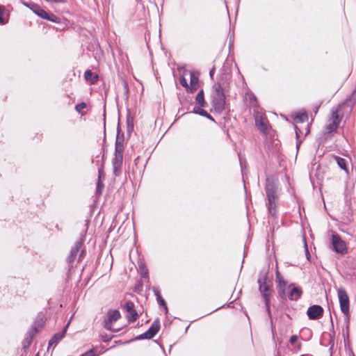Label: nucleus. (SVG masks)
<instances>
[{
    "mask_svg": "<svg viewBox=\"0 0 356 356\" xmlns=\"http://www.w3.org/2000/svg\"><path fill=\"white\" fill-rule=\"evenodd\" d=\"M80 356H97L93 349H90Z\"/></svg>",
    "mask_w": 356,
    "mask_h": 356,
    "instance_id": "40",
    "label": "nucleus"
},
{
    "mask_svg": "<svg viewBox=\"0 0 356 356\" xmlns=\"http://www.w3.org/2000/svg\"><path fill=\"white\" fill-rule=\"evenodd\" d=\"M240 164H241V170L243 171V165H242V162H241V160H240Z\"/></svg>",
    "mask_w": 356,
    "mask_h": 356,
    "instance_id": "55",
    "label": "nucleus"
},
{
    "mask_svg": "<svg viewBox=\"0 0 356 356\" xmlns=\"http://www.w3.org/2000/svg\"><path fill=\"white\" fill-rule=\"evenodd\" d=\"M38 355H37L36 356H38Z\"/></svg>",
    "mask_w": 356,
    "mask_h": 356,
    "instance_id": "57",
    "label": "nucleus"
},
{
    "mask_svg": "<svg viewBox=\"0 0 356 356\" xmlns=\"http://www.w3.org/2000/svg\"><path fill=\"white\" fill-rule=\"evenodd\" d=\"M319 108H320V105H316L314 106L313 111L314 112V114H316L318 113Z\"/></svg>",
    "mask_w": 356,
    "mask_h": 356,
    "instance_id": "48",
    "label": "nucleus"
},
{
    "mask_svg": "<svg viewBox=\"0 0 356 356\" xmlns=\"http://www.w3.org/2000/svg\"><path fill=\"white\" fill-rule=\"evenodd\" d=\"M152 289L154 292V296L156 297V298L161 296V293H160V291L156 286H153L152 288Z\"/></svg>",
    "mask_w": 356,
    "mask_h": 356,
    "instance_id": "42",
    "label": "nucleus"
},
{
    "mask_svg": "<svg viewBox=\"0 0 356 356\" xmlns=\"http://www.w3.org/2000/svg\"><path fill=\"white\" fill-rule=\"evenodd\" d=\"M346 316V318H345V322L347 324V327H348V324H349V321H350V315L349 314H344Z\"/></svg>",
    "mask_w": 356,
    "mask_h": 356,
    "instance_id": "47",
    "label": "nucleus"
},
{
    "mask_svg": "<svg viewBox=\"0 0 356 356\" xmlns=\"http://www.w3.org/2000/svg\"><path fill=\"white\" fill-rule=\"evenodd\" d=\"M332 245L334 250L338 254H345L348 252L345 241H343L337 234H334L332 236Z\"/></svg>",
    "mask_w": 356,
    "mask_h": 356,
    "instance_id": "10",
    "label": "nucleus"
},
{
    "mask_svg": "<svg viewBox=\"0 0 356 356\" xmlns=\"http://www.w3.org/2000/svg\"><path fill=\"white\" fill-rule=\"evenodd\" d=\"M27 7H29L33 12L37 15L38 17L43 19L44 17H47V13L44 10L41 8L38 4L32 3L31 6H29L26 3H24Z\"/></svg>",
    "mask_w": 356,
    "mask_h": 356,
    "instance_id": "18",
    "label": "nucleus"
},
{
    "mask_svg": "<svg viewBox=\"0 0 356 356\" xmlns=\"http://www.w3.org/2000/svg\"><path fill=\"white\" fill-rule=\"evenodd\" d=\"M124 309L128 313L127 315L128 322H135L138 317V314L135 309L134 303L130 300L127 301L124 304Z\"/></svg>",
    "mask_w": 356,
    "mask_h": 356,
    "instance_id": "12",
    "label": "nucleus"
},
{
    "mask_svg": "<svg viewBox=\"0 0 356 356\" xmlns=\"http://www.w3.org/2000/svg\"><path fill=\"white\" fill-rule=\"evenodd\" d=\"M248 98L249 102L251 104V106L253 107H256L257 106V99L256 96L254 94L251 93L248 95Z\"/></svg>",
    "mask_w": 356,
    "mask_h": 356,
    "instance_id": "33",
    "label": "nucleus"
},
{
    "mask_svg": "<svg viewBox=\"0 0 356 356\" xmlns=\"http://www.w3.org/2000/svg\"><path fill=\"white\" fill-rule=\"evenodd\" d=\"M5 7L3 6H0V24H6L8 23V20L3 19V15H4Z\"/></svg>",
    "mask_w": 356,
    "mask_h": 356,
    "instance_id": "35",
    "label": "nucleus"
},
{
    "mask_svg": "<svg viewBox=\"0 0 356 356\" xmlns=\"http://www.w3.org/2000/svg\"><path fill=\"white\" fill-rule=\"evenodd\" d=\"M84 78L87 81L91 84H95L98 81V75L95 74L91 70H88L84 73Z\"/></svg>",
    "mask_w": 356,
    "mask_h": 356,
    "instance_id": "23",
    "label": "nucleus"
},
{
    "mask_svg": "<svg viewBox=\"0 0 356 356\" xmlns=\"http://www.w3.org/2000/svg\"><path fill=\"white\" fill-rule=\"evenodd\" d=\"M295 119L298 122H304L308 120L307 113L306 112L299 113Z\"/></svg>",
    "mask_w": 356,
    "mask_h": 356,
    "instance_id": "31",
    "label": "nucleus"
},
{
    "mask_svg": "<svg viewBox=\"0 0 356 356\" xmlns=\"http://www.w3.org/2000/svg\"><path fill=\"white\" fill-rule=\"evenodd\" d=\"M124 89L126 90V92H128V85H127V82H124Z\"/></svg>",
    "mask_w": 356,
    "mask_h": 356,
    "instance_id": "51",
    "label": "nucleus"
},
{
    "mask_svg": "<svg viewBox=\"0 0 356 356\" xmlns=\"http://www.w3.org/2000/svg\"><path fill=\"white\" fill-rule=\"evenodd\" d=\"M228 83L220 79L212 87L211 104L216 113L220 114L225 107V93L227 92Z\"/></svg>",
    "mask_w": 356,
    "mask_h": 356,
    "instance_id": "1",
    "label": "nucleus"
},
{
    "mask_svg": "<svg viewBox=\"0 0 356 356\" xmlns=\"http://www.w3.org/2000/svg\"><path fill=\"white\" fill-rule=\"evenodd\" d=\"M350 98L353 100L356 101V90L355 91H353V92L352 93V95L350 96Z\"/></svg>",
    "mask_w": 356,
    "mask_h": 356,
    "instance_id": "49",
    "label": "nucleus"
},
{
    "mask_svg": "<svg viewBox=\"0 0 356 356\" xmlns=\"http://www.w3.org/2000/svg\"><path fill=\"white\" fill-rule=\"evenodd\" d=\"M198 77L195 76L193 72L191 73V86H188V88H187V92L190 93H193L195 91L197 90L198 87Z\"/></svg>",
    "mask_w": 356,
    "mask_h": 356,
    "instance_id": "19",
    "label": "nucleus"
},
{
    "mask_svg": "<svg viewBox=\"0 0 356 356\" xmlns=\"http://www.w3.org/2000/svg\"><path fill=\"white\" fill-rule=\"evenodd\" d=\"M302 294L301 288L293 286L289 293L287 298L291 301H297Z\"/></svg>",
    "mask_w": 356,
    "mask_h": 356,
    "instance_id": "16",
    "label": "nucleus"
},
{
    "mask_svg": "<svg viewBox=\"0 0 356 356\" xmlns=\"http://www.w3.org/2000/svg\"><path fill=\"white\" fill-rule=\"evenodd\" d=\"M47 17H44V19H47L48 21L52 22H58V17L52 14V13H47Z\"/></svg>",
    "mask_w": 356,
    "mask_h": 356,
    "instance_id": "34",
    "label": "nucleus"
},
{
    "mask_svg": "<svg viewBox=\"0 0 356 356\" xmlns=\"http://www.w3.org/2000/svg\"><path fill=\"white\" fill-rule=\"evenodd\" d=\"M264 189L266 197L272 195L280 194V188H279L277 179L272 175L267 176L265 181Z\"/></svg>",
    "mask_w": 356,
    "mask_h": 356,
    "instance_id": "5",
    "label": "nucleus"
},
{
    "mask_svg": "<svg viewBox=\"0 0 356 356\" xmlns=\"http://www.w3.org/2000/svg\"><path fill=\"white\" fill-rule=\"evenodd\" d=\"M188 327H189V325H188V326L186 327V331H187V330L188 329Z\"/></svg>",
    "mask_w": 356,
    "mask_h": 356,
    "instance_id": "56",
    "label": "nucleus"
},
{
    "mask_svg": "<svg viewBox=\"0 0 356 356\" xmlns=\"http://www.w3.org/2000/svg\"><path fill=\"white\" fill-rule=\"evenodd\" d=\"M35 334L33 332V330H29V332L26 333L25 338L22 341V346L23 348L26 349L28 348L30 345L32 343L33 336Z\"/></svg>",
    "mask_w": 356,
    "mask_h": 356,
    "instance_id": "24",
    "label": "nucleus"
},
{
    "mask_svg": "<svg viewBox=\"0 0 356 356\" xmlns=\"http://www.w3.org/2000/svg\"><path fill=\"white\" fill-rule=\"evenodd\" d=\"M156 300H157V302H158V304H159L161 307H163L164 305H166V303H165V302L164 299H163L161 296H160V297L157 298H156Z\"/></svg>",
    "mask_w": 356,
    "mask_h": 356,
    "instance_id": "41",
    "label": "nucleus"
},
{
    "mask_svg": "<svg viewBox=\"0 0 356 356\" xmlns=\"http://www.w3.org/2000/svg\"><path fill=\"white\" fill-rule=\"evenodd\" d=\"M213 73H214V69H212V70L210 71V72H209V75H210V76H211V78H212V76H213Z\"/></svg>",
    "mask_w": 356,
    "mask_h": 356,
    "instance_id": "53",
    "label": "nucleus"
},
{
    "mask_svg": "<svg viewBox=\"0 0 356 356\" xmlns=\"http://www.w3.org/2000/svg\"><path fill=\"white\" fill-rule=\"evenodd\" d=\"M272 288H273V282L272 281H268V283L259 284V291L261 293V297L264 300L266 311H267L268 317L270 319L271 324H273V322H272L271 312H270V298L271 293L273 292Z\"/></svg>",
    "mask_w": 356,
    "mask_h": 356,
    "instance_id": "2",
    "label": "nucleus"
},
{
    "mask_svg": "<svg viewBox=\"0 0 356 356\" xmlns=\"http://www.w3.org/2000/svg\"><path fill=\"white\" fill-rule=\"evenodd\" d=\"M305 244H304V248H305V256H306V258L308 261H310V259H311V254L309 252V250H308V247H307V242L305 240Z\"/></svg>",
    "mask_w": 356,
    "mask_h": 356,
    "instance_id": "39",
    "label": "nucleus"
},
{
    "mask_svg": "<svg viewBox=\"0 0 356 356\" xmlns=\"http://www.w3.org/2000/svg\"><path fill=\"white\" fill-rule=\"evenodd\" d=\"M127 123L128 131H132V129H133V122H132V120H130L128 118L127 120Z\"/></svg>",
    "mask_w": 356,
    "mask_h": 356,
    "instance_id": "44",
    "label": "nucleus"
},
{
    "mask_svg": "<svg viewBox=\"0 0 356 356\" xmlns=\"http://www.w3.org/2000/svg\"><path fill=\"white\" fill-rule=\"evenodd\" d=\"M44 323V320L42 317L38 316L37 319L34 321L31 328L29 330H33L35 334L40 332Z\"/></svg>",
    "mask_w": 356,
    "mask_h": 356,
    "instance_id": "21",
    "label": "nucleus"
},
{
    "mask_svg": "<svg viewBox=\"0 0 356 356\" xmlns=\"http://www.w3.org/2000/svg\"><path fill=\"white\" fill-rule=\"evenodd\" d=\"M160 329L159 318H156L152 323L149 328L143 334L135 337V340L150 339H152L159 332Z\"/></svg>",
    "mask_w": 356,
    "mask_h": 356,
    "instance_id": "7",
    "label": "nucleus"
},
{
    "mask_svg": "<svg viewBox=\"0 0 356 356\" xmlns=\"http://www.w3.org/2000/svg\"><path fill=\"white\" fill-rule=\"evenodd\" d=\"M269 270L268 268L261 269L258 275L257 282L259 284L268 283V281H272V279L268 276Z\"/></svg>",
    "mask_w": 356,
    "mask_h": 356,
    "instance_id": "17",
    "label": "nucleus"
},
{
    "mask_svg": "<svg viewBox=\"0 0 356 356\" xmlns=\"http://www.w3.org/2000/svg\"><path fill=\"white\" fill-rule=\"evenodd\" d=\"M124 133L122 131L120 124L118 123L117 127V136L115 139V143L120 142L124 143Z\"/></svg>",
    "mask_w": 356,
    "mask_h": 356,
    "instance_id": "26",
    "label": "nucleus"
},
{
    "mask_svg": "<svg viewBox=\"0 0 356 356\" xmlns=\"http://www.w3.org/2000/svg\"><path fill=\"white\" fill-rule=\"evenodd\" d=\"M295 129H296V138H297V140H298V138H299L298 129L296 126L295 127Z\"/></svg>",
    "mask_w": 356,
    "mask_h": 356,
    "instance_id": "50",
    "label": "nucleus"
},
{
    "mask_svg": "<svg viewBox=\"0 0 356 356\" xmlns=\"http://www.w3.org/2000/svg\"><path fill=\"white\" fill-rule=\"evenodd\" d=\"M111 339V337H109V336H108V335H107V334L102 335V340L104 342H108V341H109Z\"/></svg>",
    "mask_w": 356,
    "mask_h": 356,
    "instance_id": "46",
    "label": "nucleus"
},
{
    "mask_svg": "<svg viewBox=\"0 0 356 356\" xmlns=\"http://www.w3.org/2000/svg\"><path fill=\"white\" fill-rule=\"evenodd\" d=\"M179 82H180V84L183 87H184L186 90H187V88H188V84L187 83L186 79H185V77L184 76H181L179 77Z\"/></svg>",
    "mask_w": 356,
    "mask_h": 356,
    "instance_id": "37",
    "label": "nucleus"
},
{
    "mask_svg": "<svg viewBox=\"0 0 356 356\" xmlns=\"http://www.w3.org/2000/svg\"><path fill=\"white\" fill-rule=\"evenodd\" d=\"M256 124L258 126V128L259 129V130L261 131H262V132L267 131V126H266L264 120L262 118H261L260 120H257Z\"/></svg>",
    "mask_w": 356,
    "mask_h": 356,
    "instance_id": "29",
    "label": "nucleus"
},
{
    "mask_svg": "<svg viewBox=\"0 0 356 356\" xmlns=\"http://www.w3.org/2000/svg\"><path fill=\"white\" fill-rule=\"evenodd\" d=\"M163 307L164 308L165 312L167 314L168 312V309L167 305H165Z\"/></svg>",
    "mask_w": 356,
    "mask_h": 356,
    "instance_id": "52",
    "label": "nucleus"
},
{
    "mask_svg": "<svg viewBox=\"0 0 356 356\" xmlns=\"http://www.w3.org/2000/svg\"><path fill=\"white\" fill-rule=\"evenodd\" d=\"M88 220H86V229L81 233L79 239L74 243V246L72 248L70 252L79 254L78 262H79L84 257L86 254L85 247L83 245V242L85 240V236L87 232L88 226Z\"/></svg>",
    "mask_w": 356,
    "mask_h": 356,
    "instance_id": "4",
    "label": "nucleus"
},
{
    "mask_svg": "<svg viewBox=\"0 0 356 356\" xmlns=\"http://www.w3.org/2000/svg\"><path fill=\"white\" fill-rule=\"evenodd\" d=\"M333 159L341 170H344L346 173H348V161L346 159L341 158L339 156H333Z\"/></svg>",
    "mask_w": 356,
    "mask_h": 356,
    "instance_id": "20",
    "label": "nucleus"
},
{
    "mask_svg": "<svg viewBox=\"0 0 356 356\" xmlns=\"http://www.w3.org/2000/svg\"><path fill=\"white\" fill-rule=\"evenodd\" d=\"M298 336L297 335H292L290 339H289V342L291 344H293L296 342V341L298 340Z\"/></svg>",
    "mask_w": 356,
    "mask_h": 356,
    "instance_id": "45",
    "label": "nucleus"
},
{
    "mask_svg": "<svg viewBox=\"0 0 356 356\" xmlns=\"http://www.w3.org/2000/svg\"><path fill=\"white\" fill-rule=\"evenodd\" d=\"M138 266L141 277L143 278H148V270L145 264H140Z\"/></svg>",
    "mask_w": 356,
    "mask_h": 356,
    "instance_id": "30",
    "label": "nucleus"
},
{
    "mask_svg": "<svg viewBox=\"0 0 356 356\" xmlns=\"http://www.w3.org/2000/svg\"><path fill=\"white\" fill-rule=\"evenodd\" d=\"M275 278L279 297L281 298L282 301H286L287 300V296L286 293L287 282L284 280V277L280 275L278 270H276Z\"/></svg>",
    "mask_w": 356,
    "mask_h": 356,
    "instance_id": "8",
    "label": "nucleus"
},
{
    "mask_svg": "<svg viewBox=\"0 0 356 356\" xmlns=\"http://www.w3.org/2000/svg\"><path fill=\"white\" fill-rule=\"evenodd\" d=\"M86 107V104L85 102H81L75 106V110L78 113H80L81 111Z\"/></svg>",
    "mask_w": 356,
    "mask_h": 356,
    "instance_id": "38",
    "label": "nucleus"
},
{
    "mask_svg": "<svg viewBox=\"0 0 356 356\" xmlns=\"http://www.w3.org/2000/svg\"><path fill=\"white\" fill-rule=\"evenodd\" d=\"M323 308L318 305L310 306L307 311V315L310 320H317L323 316Z\"/></svg>",
    "mask_w": 356,
    "mask_h": 356,
    "instance_id": "13",
    "label": "nucleus"
},
{
    "mask_svg": "<svg viewBox=\"0 0 356 356\" xmlns=\"http://www.w3.org/2000/svg\"><path fill=\"white\" fill-rule=\"evenodd\" d=\"M121 318V314L118 309H110L107 312L106 316L104 318L102 325L103 327L112 332H118L120 330V328H114L113 323L116 322Z\"/></svg>",
    "mask_w": 356,
    "mask_h": 356,
    "instance_id": "3",
    "label": "nucleus"
},
{
    "mask_svg": "<svg viewBox=\"0 0 356 356\" xmlns=\"http://www.w3.org/2000/svg\"><path fill=\"white\" fill-rule=\"evenodd\" d=\"M44 1L48 3H65L67 1L66 0H44Z\"/></svg>",
    "mask_w": 356,
    "mask_h": 356,
    "instance_id": "43",
    "label": "nucleus"
},
{
    "mask_svg": "<svg viewBox=\"0 0 356 356\" xmlns=\"http://www.w3.org/2000/svg\"><path fill=\"white\" fill-rule=\"evenodd\" d=\"M123 161V154L114 153V157L112 159L113 172L115 177L121 174V168Z\"/></svg>",
    "mask_w": 356,
    "mask_h": 356,
    "instance_id": "14",
    "label": "nucleus"
},
{
    "mask_svg": "<svg viewBox=\"0 0 356 356\" xmlns=\"http://www.w3.org/2000/svg\"><path fill=\"white\" fill-rule=\"evenodd\" d=\"M76 257L77 255L76 254H74L73 252H70L69 256L67 257V262L69 264H72L75 261Z\"/></svg>",
    "mask_w": 356,
    "mask_h": 356,
    "instance_id": "36",
    "label": "nucleus"
},
{
    "mask_svg": "<svg viewBox=\"0 0 356 356\" xmlns=\"http://www.w3.org/2000/svg\"><path fill=\"white\" fill-rule=\"evenodd\" d=\"M339 124L334 122L329 121L326 125V130L328 133H332L336 131Z\"/></svg>",
    "mask_w": 356,
    "mask_h": 356,
    "instance_id": "27",
    "label": "nucleus"
},
{
    "mask_svg": "<svg viewBox=\"0 0 356 356\" xmlns=\"http://www.w3.org/2000/svg\"><path fill=\"white\" fill-rule=\"evenodd\" d=\"M203 107L195 106L193 110V113L195 114H198L201 116L205 117L211 121L215 122L213 118L207 113V111L202 108Z\"/></svg>",
    "mask_w": 356,
    "mask_h": 356,
    "instance_id": "22",
    "label": "nucleus"
},
{
    "mask_svg": "<svg viewBox=\"0 0 356 356\" xmlns=\"http://www.w3.org/2000/svg\"><path fill=\"white\" fill-rule=\"evenodd\" d=\"M299 146H300V143L298 142H297L296 147L298 149L299 148Z\"/></svg>",
    "mask_w": 356,
    "mask_h": 356,
    "instance_id": "54",
    "label": "nucleus"
},
{
    "mask_svg": "<svg viewBox=\"0 0 356 356\" xmlns=\"http://www.w3.org/2000/svg\"><path fill=\"white\" fill-rule=\"evenodd\" d=\"M99 155L97 154L95 159H92V163H95L97 166H98V181L97 183L96 188V193L97 195L102 194V188H104V184L101 181V177L104 175V155L102 156V161H99Z\"/></svg>",
    "mask_w": 356,
    "mask_h": 356,
    "instance_id": "11",
    "label": "nucleus"
},
{
    "mask_svg": "<svg viewBox=\"0 0 356 356\" xmlns=\"http://www.w3.org/2000/svg\"><path fill=\"white\" fill-rule=\"evenodd\" d=\"M69 323H67L61 332L54 334V336L49 341L48 349L52 346L54 348L58 344V343L65 337Z\"/></svg>",
    "mask_w": 356,
    "mask_h": 356,
    "instance_id": "15",
    "label": "nucleus"
},
{
    "mask_svg": "<svg viewBox=\"0 0 356 356\" xmlns=\"http://www.w3.org/2000/svg\"><path fill=\"white\" fill-rule=\"evenodd\" d=\"M280 194L272 195L266 197V206L268 213L274 218L277 216L278 207L280 204Z\"/></svg>",
    "mask_w": 356,
    "mask_h": 356,
    "instance_id": "6",
    "label": "nucleus"
},
{
    "mask_svg": "<svg viewBox=\"0 0 356 356\" xmlns=\"http://www.w3.org/2000/svg\"><path fill=\"white\" fill-rule=\"evenodd\" d=\"M338 112H339L338 109H336L335 111H332V114H331V118L329 121L334 122L337 124H339V123L341 122V118L339 117Z\"/></svg>",
    "mask_w": 356,
    "mask_h": 356,
    "instance_id": "28",
    "label": "nucleus"
},
{
    "mask_svg": "<svg viewBox=\"0 0 356 356\" xmlns=\"http://www.w3.org/2000/svg\"><path fill=\"white\" fill-rule=\"evenodd\" d=\"M195 102L200 106L199 107H206L207 106V103L204 100V95L203 90L199 91V92L196 95Z\"/></svg>",
    "mask_w": 356,
    "mask_h": 356,
    "instance_id": "25",
    "label": "nucleus"
},
{
    "mask_svg": "<svg viewBox=\"0 0 356 356\" xmlns=\"http://www.w3.org/2000/svg\"><path fill=\"white\" fill-rule=\"evenodd\" d=\"M124 152V143L118 142L115 144V154H122Z\"/></svg>",
    "mask_w": 356,
    "mask_h": 356,
    "instance_id": "32",
    "label": "nucleus"
},
{
    "mask_svg": "<svg viewBox=\"0 0 356 356\" xmlns=\"http://www.w3.org/2000/svg\"><path fill=\"white\" fill-rule=\"evenodd\" d=\"M338 298L340 305V309L341 312L343 314H347L350 313L349 309V305H350V301H349V297L348 296V293L346 291L343 289L340 288L338 290Z\"/></svg>",
    "mask_w": 356,
    "mask_h": 356,
    "instance_id": "9",
    "label": "nucleus"
}]
</instances>
